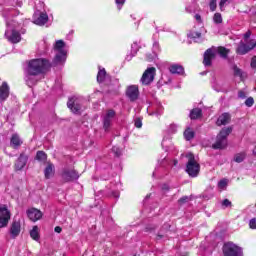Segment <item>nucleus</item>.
Masks as SVG:
<instances>
[{"instance_id": "f257e3e1", "label": "nucleus", "mask_w": 256, "mask_h": 256, "mask_svg": "<svg viewBox=\"0 0 256 256\" xmlns=\"http://www.w3.org/2000/svg\"><path fill=\"white\" fill-rule=\"evenodd\" d=\"M15 13L19 15V11L11 8H4L1 12L2 17L6 21L5 37L8 39V41H10V43H19V41H21V34L19 33V22L12 19Z\"/></svg>"}, {"instance_id": "f03ea898", "label": "nucleus", "mask_w": 256, "mask_h": 256, "mask_svg": "<svg viewBox=\"0 0 256 256\" xmlns=\"http://www.w3.org/2000/svg\"><path fill=\"white\" fill-rule=\"evenodd\" d=\"M51 67L47 59L38 58L28 62L25 81L28 87H33L37 83V75H43Z\"/></svg>"}, {"instance_id": "7ed1b4c3", "label": "nucleus", "mask_w": 256, "mask_h": 256, "mask_svg": "<svg viewBox=\"0 0 256 256\" xmlns=\"http://www.w3.org/2000/svg\"><path fill=\"white\" fill-rule=\"evenodd\" d=\"M55 57L53 60L54 65H63L67 61V44L63 40H56L53 44Z\"/></svg>"}, {"instance_id": "20e7f679", "label": "nucleus", "mask_w": 256, "mask_h": 256, "mask_svg": "<svg viewBox=\"0 0 256 256\" xmlns=\"http://www.w3.org/2000/svg\"><path fill=\"white\" fill-rule=\"evenodd\" d=\"M220 55L223 59H227V55H229V49L225 47H211L207 49L204 53L203 63L205 67H210L212 61Z\"/></svg>"}, {"instance_id": "39448f33", "label": "nucleus", "mask_w": 256, "mask_h": 256, "mask_svg": "<svg viewBox=\"0 0 256 256\" xmlns=\"http://www.w3.org/2000/svg\"><path fill=\"white\" fill-rule=\"evenodd\" d=\"M186 157L188 159V162L186 164V173L190 177H197L199 175V171H201V166L199 165V162H197V159H195V155L193 153L189 152L186 154Z\"/></svg>"}, {"instance_id": "423d86ee", "label": "nucleus", "mask_w": 256, "mask_h": 256, "mask_svg": "<svg viewBox=\"0 0 256 256\" xmlns=\"http://www.w3.org/2000/svg\"><path fill=\"white\" fill-rule=\"evenodd\" d=\"M233 128H223L216 137V142L212 145L213 149H225L227 147V137L231 135Z\"/></svg>"}, {"instance_id": "0eeeda50", "label": "nucleus", "mask_w": 256, "mask_h": 256, "mask_svg": "<svg viewBox=\"0 0 256 256\" xmlns=\"http://www.w3.org/2000/svg\"><path fill=\"white\" fill-rule=\"evenodd\" d=\"M222 251L224 256H243V248L233 242H226Z\"/></svg>"}, {"instance_id": "6e6552de", "label": "nucleus", "mask_w": 256, "mask_h": 256, "mask_svg": "<svg viewBox=\"0 0 256 256\" xmlns=\"http://www.w3.org/2000/svg\"><path fill=\"white\" fill-rule=\"evenodd\" d=\"M83 103H85V100H83L80 97L74 96L68 100L67 107L72 111V113H81L83 109H85V106H83Z\"/></svg>"}, {"instance_id": "1a4fd4ad", "label": "nucleus", "mask_w": 256, "mask_h": 256, "mask_svg": "<svg viewBox=\"0 0 256 256\" xmlns=\"http://www.w3.org/2000/svg\"><path fill=\"white\" fill-rule=\"evenodd\" d=\"M256 47V40L252 39L249 42H243L241 41L236 49V53L238 55H247L249 51H252V49H255Z\"/></svg>"}, {"instance_id": "9d476101", "label": "nucleus", "mask_w": 256, "mask_h": 256, "mask_svg": "<svg viewBox=\"0 0 256 256\" xmlns=\"http://www.w3.org/2000/svg\"><path fill=\"white\" fill-rule=\"evenodd\" d=\"M157 73V69H155V67H150L147 68L142 77H141V83L142 85H151V83H153V81H155V75Z\"/></svg>"}, {"instance_id": "9b49d317", "label": "nucleus", "mask_w": 256, "mask_h": 256, "mask_svg": "<svg viewBox=\"0 0 256 256\" xmlns=\"http://www.w3.org/2000/svg\"><path fill=\"white\" fill-rule=\"evenodd\" d=\"M9 221H11V211H9L7 206H0V229L7 227Z\"/></svg>"}, {"instance_id": "f8f14e48", "label": "nucleus", "mask_w": 256, "mask_h": 256, "mask_svg": "<svg viewBox=\"0 0 256 256\" xmlns=\"http://www.w3.org/2000/svg\"><path fill=\"white\" fill-rule=\"evenodd\" d=\"M35 25H45L49 21V16L45 12L36 10L33 15Z\"/></svg>"}, {"instance_id": "ddd939ff", "label": "nucleus", "mask_w": 256, "mask_h": 256, "mask_svg": "<svg viewBox=\"0 0 256 256\" xmlns=\"http://www.w3.org/2000/svg\"><path fill=\"white\" fill-rule=\"evenodd\" d=\"M62 179L65 183L77 181V179H79V173L73 169H65L62 173Z\"/></svg>"}, {"instance_id": "4468645a", "label": "nucleus", "mask_w": 256, "mask_h": 256, "mask_svg": "<svg viewBox=\"0 0 256 256\" xmlns=\"http://www.w3.org/2000/svg\"><path fill=\"white\" fill-rule=\"evenodd\" d=\"M113 119H115V111L108 110L103 116V128L105 129V131H109L111 123H113Z\"/></svg>"}, {"instance_id": "2eb2a0df", "label": "nucleus", "mask_w": 256, "mask_h": 256, "mask_svg": "<svg viewBox=\"0 0 256 256\" xmlns=\"http://www.w3.org/2000/svg\"><path fill=\"white\" fill-rule=\"evenodd\" d=\"M203 33H206V31H205V28L201 27L199 31L192 30L188 34V37L190 39H193V41H195V43H201V41H203Z\"/></svg>"}, {"instance_id": "dca6fc26", "label": "nucleus", "mask_w": 256, "mask_h": 256, "mask_svg": "<svg viewBox=\"0 0 256 256\" xmlns=\"http://www.w3.org/2000/svg\"><path fill=\"white\" fill-rule=\"evenodd\" d=\"M27 215L30 221H33L35 223L39 221L41 217H43V212H41L39 209L31 208L27 210Z\"/></svg>"}, {"instance_id": "f3484780", "label": "nucleus", "mask_w": 256, "mask_h": 256, "mask_svg": "<svg viewBox=\"0 0 256 256\" xmlns=\"http://www.w3.org/2000/svg\"><path fill=\"white\" fill-rule=\"evenodd\" d=\"M126 95L130 101H137L139 97V87L135 85L129 86L126 91Z\"/></svg>"}, {"instance_id": "a211bd4d", "label": "nucleus", "mask_w": 256, "mask_h": 256, "mask_svg": "<svg viewBox=\"0 0 256 256\" xmlns=\"http://www.w3.org/2000/svg\"><path fill=\"white\" fill-rule=\"evenodd\" d=\"M9 97V85L7 82H3L0 86V103H3L4 101H7V98Z\"/></svg>"}, {"instance_id": "6ab92c4d", "label": "nucleus", "mask_w": 256, "mask_h": 256, "mask_svg": "<svg viewBox=\"0 0 256 256\" xmlns=\"http://www.w3.org/2000/svg\"><path fill=\"white\" fill-rule=\"evenodd\" d=\"M21 233V223L14 221L10 227V234L12 237H18Z\"/></svg>"}, {"instance_id": "aec40b11", "label": "nucleus", "mask_w": 256, "mask_h": 256, "mask_svg": "<svg viewBox=\"0 0 256 256\" xmlns=\"http://www.w3.org/2000/svg\"><path fill=\"white\" fill-rule=\"evenodd\" d=\"M26 165H27V156L24 154H21L15 163V167L17 171H21V169H23V167H25Z\"/></svg>"}, {"instance_id": "412c9836", "label": "nucleus", "mask_w": 256, "mask_h": 256, "mask_svg": "<svg viewBox=\"0 0 256 256\" xmlns=\"http://www.w3.org/2000/svg\"><path fill=\"white\" fill-rule=\"evenodd\" d=\"M230 121H231V115H229V113H223L218 117V120L216 123L218 126H221V125H227V123H229Z\"/></svg>"}, {"instance_id": "4be33fe9", "label": "nucleus", "mask_w": 256, "mask_h": 256, "mask_svg": "<svg viewBox=\"0 0 256 256\" xmlns=\"http://www.w3.org/2000/svg\"><path fill=\"white\" fill-rule=\"evenodd\" d=\"M23 144V141H21V138L19 137V134H13L10 140V145L14 149H17V147H20V145Z\"/></svg>"}, {"instance_id": "5701e85b", "label": "nucleus", "mask_w": 256, "mask_h": 256, "mask_svg": "<svg viewBox=\"0 0 256 256\" xmlns=\"http://www.w3.org/2000/svg\"><path fill=\"white\" fill-rule=\"evenodd\" d=\"M170 73L173 75H183V73H185V69L179 64H174L170 66Z\"/></svg>"}, {"instance_id": "b1692460", "label": "nucleus", "mask_w": 256, "mask_h": 256, "mask_svg": "<svg viewBox=\"0 0 256 256\" xmlns=\"http://www.w3.org/2000/svg\"><path fill=\"white\" fill-rule=\"evenodd\" d=\"M44 175H45L46 179H51V177H53L55 175V166H53V164L49 163L44 170Z\"/></svg>"}, {"instance_id": "393cba45", "label": "nucleus", "mask_w": 256, "mask_h": 256, "mask_svg": "<svg viewBox=\"0 0 256 256\" xmlns=\"http://www.w3.org/2000/svg\"><path fill=\"white\" fill-rule=\"evenodd\" d=\"M30 237L34 241H39L41 239V236L39 235V227L33 226L32 230L30 231Z\"/></svg>"}, {"instance_id": "a878e982", "label": "nucleus", "mask_w": 256, "mask_h": 256, "mask_svg": "<svg viewBox=\"0 0 256 256\" xmlns=\"http://www.w3.org/2000/svg\"><path fill=\"white\" fill-rule=\"evenodd\" d=\"M105 77H107V72L105 71V68H99L97 74L98 83H103L105 81Z\"/></svg>"}, {"instance_id": "bb28decb", "label": "nucleus", "mask_w": 256, "mask_h": 256, "mask_svg": "<svg viewBox=\"0 0 256 256\" xmlns=\"http://www.w3.org/2000/svg\"><path fill=\"white\" fill-rule=\"evenodd\" d=\"M184 137L186 141H191L195 137V132L191 128H188L184 131Z\"/></svg>"}, {"instance_id": "cd10ccee", "label": "nucleus", "mask_w": 256, "mask_h": 256, "mask_svg": "<svg viewBox=\"0 0 256 256\" xmlns=\"http://www.w3.org/2000/svg\"><path fill=\"white\" fill-rule=\"evenodd\" d=\"M213 23H215V25H221V23H223V16L221 15V13L216 12L214 14Z\"/></svg>"}, {"instance_id": "c85d7f7f", "label": "nucleus", "mask_w": 256, "mask_h": 256, "mask_svg": "<svg viewBox=\"0 0 256 256\" xmlns=\"http://www.w3.org/2000/svg\"><path fill=\"white\" fill-rule=\"evenodd\" d=\"M201 117V109L195 108L190 112V119H199Z\"/></svg>"}, {"instance_id": "c756f323", "label": "nucleus", "mask_w": 256, "mask_h": 256, "mask_svg": "<svg viewBox=\"0 0 256 256\" xmlns=\"http://www.w3.org/2000/svg\"><path fill=\"white\" fill-rule=\"evenodd\" d=\"M246 156H247V154H245V152L238 153V154L235 155L234 161L236 163H243V161H245Z\"/></svg>"}, {"instance_id": "7c9ffc66", "label": "nucleus", "mask_w": 256, "mask_h": 256, "mask_svg": "<svg viewBox=\"0 0 256 256\" xmlns=\"http://www.w3.org/2000/svg\"><path fill=\"white\" fill-rule=\"evenodd\" d=\"M227 185H229V180L227 179H222L218 182V188L220 191H225V189H227Z\"/></svg>"}, {"instance_id": "2f4dec72", "label": "nucleus", "mask_w": 256, "mask_h": 256, "mask_svg": "<svg viewBox=\"0 0 256 256\" xmlns=\"http://www.w3.org/2000/svg\"><path fill=\"white\" fill-rule=\"evenodd\" d=\"M230 3H233V0H220L219 2L220 11H225V7H227V5H230Z\"/></svg>"}, {"instance_id": "473e14b6", "label": "nucleus", "mask_w": 256, "mask_h": 256, "mask_svg": "<svg viewBox=\"0 0 256 256\" xmlns=\"http://www.w3.org/2000/svg\"><path fill=\"white\" fill-rule=\"evenodd\" d=\"M162 114H163V106L161 104H158L151 115H156V117H161Z\"/></svg>"}, {"instance_id": "72a5a7b5", "label": "nucleus", "mask_w": 256, "mask_h": 256, "mask_svg": "<svg viewBox=\"0 0 256 256\" xmlns=\"http://www.w3.org/2000/svg\"><path fill=\"white\" fill-rule=\"evenodd\" d=\"M37 161H45L47 159V154L43 151H38L36 154Z\"/></svg>"}, {"instance_id": "f704fd0d", "label": "nucleus", "mask_w": 256, "mask_h": 256, "mask_svg": "<svg viewBox=\"0 0 256 256\" xmlns=\"http://www.w3.org/2000/svg\"><path fill=\"white\" fill-rule=\"evenodd\" d=\"M187 13H195L197 11V3L193 2L191 6H186Z\"/></svg>"}, {"instance_id": "c9c22d12", "label": "nucleus", "mask_w": 256, "mask_h": 256, "mask_svg": "<svg viewBox=\"0 0 256 256\" xmlns=\"http://www.w3.org/2000/svg\"><path fill=\"white\" fill-rule=\"evenodd\" d=\"M127 0H115V4L117 6L118 11H121L123 9V6L125 5V2Z\"/></svg>"}, {"instance_id": "e433bc0d", "label": "nucleus", "mask_w": 256, "mask_h": 256, "mask_svg": "<svg viewBox=\"0 0 256 256\" xmlns=\"http://www.w3.org/2000/svg\"><path fill=\"white\" fill-rule=\"evenodd\" d=\"M169 145H171V140L164 138L162 140V148H164L165 151H168L167 147H169Z\"/></svg>"}, {"instance_id": "4c0bfd02", "label": "nucleus", "mask_w": 256, "mask_h": 256, "mask_svg": "<svg viewBox=\"0 0 256 256\" xmlns=\"http://www.w3.org/2000/svg\"><path fill=\"white\" fill-rule=\"evenodd\" d=\"M210 11H215L217 9V0H211L209 3Z\"/></svg>"}, {"instance_id": "58836bf2", "label": "nucleus", "mask_w": 256, "mask_h": 256, "mask_svg": "<svg viewBox=\"0 0 256 256\" xmlns=\"http://www.w3.org/2000/svg\"><path fill=\"white\" fill-rule=\"evenodd\" d=\"M253 103H255V100H253V97H249L245 101V106L246 107H253Z\"/></svg>"}, {"instance_id": "ea45409f", "label": "nucleus", "mask_w": 256, "mask_h": 256, "mask_svg": "<svg viewBox=\"0 0 256 256\" xmlns=\"http://www.w3.org/2000/svg\"><path fill=\"white\" fill-rule=\"evenodd\" d=\"M112 151H113V153H114V155H115L116 157H119V156L121 155V153H122L121 148H119V147H117V146H114V147L112 148Z\"/></svg>"}, {"instance_id": "a19ab883", "label": "nucleus", "mask_w": 256, "mask_h": 256, "mask_svg": "<svg viewBox=\"0 0 256 256\" xmlns=\"http://www.w3.org/2000/svg\"><path fill=\"white\" fill-rule=\"evenodd\" d=\"M221 206L223 207V209H227V207H231V202L229 201V199H224L221 202Z\"/></svg>"}, {"instance_id": "79ce46f5", "label": "nucleus", "mask_w": 256, "mask_h": 256, "mask_svg": "<svg viewBox=\"0 0 256 256\" xmlns=\"http://www.w3.org/2000/svg\"><path fill=\"white\" fill-rule=\"evenodd\" d=\"M234 75H236V77L242 78L243 77V72L238 67H234Z\"/></svg>"}, {"instance_id": "37998d69", "label": "nucleus", "mask_w": 256, "mask_h": 256, "mask_svg": "<svg viewBox=\"0 0 256 256\" xmlns=\"http://www.w3.org/2000/svg\"><path fill=\"white\" fill-rule=\"evenodd\" d=\"M134 125H135V127H137V129H141V127H143V122L141 121V118H137L135 120Z\"/></svg>"}, {"instance_id": "c03bdc74", "label": "nucleus", "mask_w": 256, "mask_h": 256, "mask_svg": "<svg viewBox=\"0 0 256 256\" xmlns=\"http://www.w3.org/2000/svg\"><path fill=\"white\" fill-rule=\"evenodd\" d=\"M249 227H250V229H256V219L255 218H252L249 221Z\"/></svg>"}, {"instance_id": "a18cd8bd", "label": "nucleus", "mask_w": 256, "mask_h": 256, "mask_svg": "<svg viewBox=\"0 0 256 256\" xmlns=\"http://www.w3.org/2000/svg\"><path fill=\"white\" fill-rule=\"evenodd\" d=\"M169 133H177V125L171 124L169 127Z\"/></svg>"}, {"instance_id": "49530a36", "label": "nucleus", "mask_w": 256, "mask_h": 256, "mask_svg": "<svg viewBox=\"0 0 256 256\" xmlns=\"http://www.w3.org/2000/svg\"><path fill=\"white\" fill-rule=\"evenodd\" d=\"M153 51H154V53H157V51H159V42L154 41V43H153Z\"/></svg>"}, {"instance_id": "de8ad7c7", "label": "nucleus", "mask_w": 256, "mask_h": 256, "mask_svg": "<svg viewBox=\"0 0 256 256\" xmlns=\"http://www.w3.org/2000/svg\"><path fill=\"white\" fill-rule=\"evenodd\" d=\"M187 201H189V197L184 196V197H182V198H180V199L178 200V203H180V205H181V204H183V203H187Z\"/></svg>"}, {"instance_id": "09e8293b", "label": "nucleus", "mask_w": 256, "mask_h": 256, "mask_svg": "<svg viewBox=\"0 0 256 256\" xmlns=\"http://www.w3.org/2000/svg\"><path fill=\"white\" fill-rule=\"evenodd\" d=\"M251 67L252 69H256V56L252 57L251 59Z\"/></svg>"}, {"instance_id": "8fccbe9b", "label": "nucleus", "mask_w": 256, "mask_h": 256, "mask_svg": "<svg viewBox=\"0 0 256 256\" xmlns=\"http://www.w3.org/2000/svg\"><path fill=\"white\" fill-rule=\"evenodd\" d=\"M249 37H251V32H250V31H248V32H246V33L244 34V41H245V43H249V42L247 41V39H249Z\"/></svg>"}, {"instance_id": "3c124183", "label": "nucleus", "mask_w": 256, "mask_h": 256, "mask_svg": "<svg viewBox=\"0 0 256 256\" xmlns=\"http://www.w3.org/2000/svg\"><path fill=\"white\" fill-rule=\"evenodd\" d=\"M138 45H137V43H134V44H132V53H134V55L137 53V51H138Z\"/></svg>"}, {"instance_id": "603ef678", "label": "nucleus", "mask_w": 256, "mask_h": 256, "mask_svg": "<svg viewBox=\"0 0 256 256\" xmlns=\"http://www.w3.org/2000/svg\"><path fill=\"white\" fill-rule=\"evenodd\" d=\"M238 97H239V99H245V97H247V95L245 94V92L239 91L238 92Z\"/></svg>"}, {"instance_id": "864d4df0", "label": "nucleus", "mask_w": 256, "mask_h": 256, "mask_svg": "<svg viewBox=\"0 0 256 256\" xmlns=\"http://www.w3.org/2000/svg\"><path fill=\"white\" fill-rule=\"evenodd\" d=\"M147 61L151 62V61H155V55H147L146 56Z\"/></svg>"}, {"instance_id": "5fc2aeb1", "label": "nucleus", "mask_w": 256, "mask_h": 256, "mask_svg": "<svg viewBox=\"0 0 256 256\" xmlns=\"http://www.w3.org/2000/svg\"><path fill=\"white\" fill-rule=\"evenodd\" d=\"M194 19H196V21L199 22V23H203V21L201 20V15H199V14H196L194 16Z\"/></svg>"}, {"instance_id": "6e6d98bb", "label": "nucleus", "mask_w": 256, "mask_h": 256, "mask_svg": "<svg viewBox=\"0 0 256 256\" xmlns=\"http://www.w3.org/2000/svg\"><path fill=\"white\" fill-rule=\"evenodd\" d=\"M54 231H55L56 233H61L62 229H61V227L56 226L55 229H54Z\"/></svg>"}, {"instance_id": "4d7b16f0", "label": "nucleus", "mask_w": 256, "mask_h": 256, "mask_svg": "<svg viewBox=\"0 0 256 256\" xmlns=\"http://www.w3.org/2000/svg\"><path fill=\"white\" fill-rule=\"evenodd\" d=\"M164 237H165L164 235L158 234L156 239H157V241H161V239H163Z\"/></svg>"}, {"instance_id": "13d9d810", "label": "nucleus", "mask_w": 256, "mask_h": 256, "mask_svg": "<svg viewBox=\"0 0 256 256\" xmlns=\"http://www.w3.org/2000/svg\"><path fill=\"white\" fill-rule=\"evenodd\" d=\"M16 7H23V1H17Z\"/></svg>"}, {"instance_id": "bf43d9fd", "label": "nucleus", "mask_w": 256, "mask_h": 256, "mask_svg": "<svg viewBox=\"0 0 256 256\" xmlns=\"http://www.w3.org/2000/svg\"><path fill=\"white\" fill-rule=\"evenodd\" d=\"M113 196L115 197V199H119V192H115Z\"/></svg>"}, {"instance_id": "052dcab7", "label": "nucleus", "mask_w": 256, "mask_h": 256, "mask_svg": "<svg viewBox=\"0 0 256 256\" xmlns=\"http://www.w3.org/2000/svg\"><path fill=\"white\" fill-rule=\"evenodd\" d=\"M253 155H256V146L253 149Z\"/></svg>"}, {"instance_id": "680f3d73", "label": "nucleus", "mask_w": 256, "mask_h": 256, "mask_svg": "<svg viewBox=\"0 0 256 256\" xmlns=\"http://www.w3.org/2000/svg\"><path fill=\"white\" fill-rule=\"evenodd\" d=\"M177 163H178L177 160H174V161H173V165H174V166H177Z\"/></svg>"}, {"instance_id": "e2e57ef3", "label": "nucleus", "mask_w": 256, "mask_h": 256, "mask_svg": "<svg viewBox=\"0 0 256 256\" xmlns=\"http://www.w3.org/2000/svg\"><path fill=\"white\" fill-rule=\"evenodd\" d=\"M163 189H168V186H167V185H164Z\"/></svg>"}, {"instance_id": "0e129e2a", "label": "nucleus", "mask_w": 256, "mask_h": 256, "mask_svg": "<svg viewBox=\"0 0 256 256\" xmlns=\"http://www.w3.org/2000/svg\"><path fill=\"white\" fill-rule=\"evenodd\" d=\"M152 175H153V177H155V172H153V174H152Z\"/></svg>"}, {"instance_id": "69168bd1", "label": "nucleus", "mask_w": 256, "mask_h": 256, "mask_svg": "<svg viewBox=\"0 0 256 256\" xmlns=\"http://www.w3.org/2000/svg\"><path fill=\"white\" fill-rule=\"evenodd\" d=\"M40 5L43 7L44 4H43V3H40Z\"/></svg>"}]
</instances>
